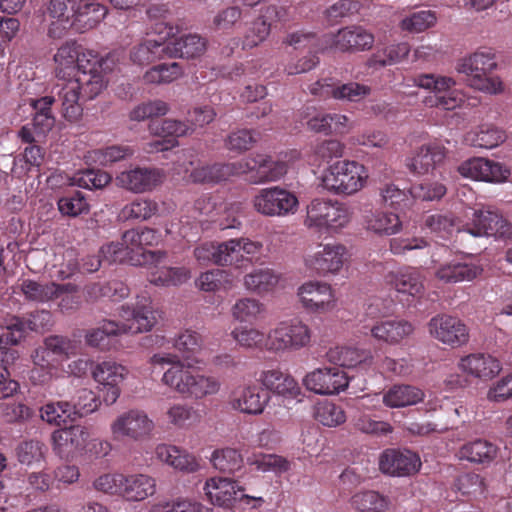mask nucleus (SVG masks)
I'll list each match as a JSON object with an SVG mask.
<instances>
[{
    "mask_svg": "<svg viewBox=\"0 0 512 512\" xmlns=\"http://www.w3.org/2000/svg\"><path fill=\"white\" fill-rule=\"evenodd\" d=\"M157 482L144 473L124 474L122 499L127 502H141L156 493Z\"/></svg>",
    "mask_w": 512,
    "mask_h": 512,
    "instance_id": "nucleus-33",
    "label": "nucleus"
},
{
    "mask_svg": "<svg viewBox=\"0 0 512 512\" xmlns=\"http://www.w3.org/2000/svg\"><path fill=\"white\" fill-rule=\"evenodd\" d=\"M107 14V8L99 3L85 2L78 6L76 28L88 30L100 23Z\"/></svg>",
    "mask_w": 512,
    "mask_h": 512,
    "instance_id": "nucleus-56",
    "label": "nucleus"
},
{
    "mask_svg": "<svg viewBox=\"0 0 512 512\" xmlns=\"http://www.w3.org/2000/svg\"><path fill=\"white\" fill-rule=\"evenodd\" d=\"M437 22L435 12L420 10L405 16L400 22V28L409 33H421L433 27Z\"/></svg>",
    "mask_w": 512,
    "mask_h": 512,
    "instance_id": "nucleus-59",
    "label": "nucleus"
},
{
    "mask_svg": "<svg viewBox=\"0 0 512 512\" xmlns=\"http://www.w3.org/2000/svg\"><path fill=\"white\" fill-rule=\"evenodd\" d=\"M51 93L60 102L63 116L67 120L76 121L80 118L83 111L80 100L83 97L80 84L74 77L58 79Z\"/></svg>",
    "mask_w": 512,
    "mask_h": 512,
    "instance_id": "nucleus-26",
    "label": "nucleus"
},
{
    "mask_svg": "<svg viewBox=\"0 0 512 512\" xmlns=\"http://www.w3.org/2000/svg\"><path fill=\"white\" fill-rule=\"evenodd\" d=\"M368 178L365 167L350 160L337 161L323 173L322 186L330 193L350 196L364 188Z\"/></svg>",
    "mask_w": 512,
    "mask_h": 512,
    "instance_id": "nucleus-5",
    "label": "nucleus"
},
{
    "mask_svg": "<svg viewBox=\"0 0 512 512\" xmlns=\"http://www.w3.org/2000/svg\"><path fill=\"white\" fill-rule=\"evenodd\" d=\"M159 461L184 473H194L200 469L198 459L186 450L174 445L160 444L155 450Z\"/></svg>",
    "mask_w": 512,
    "mask_h": 512,
    "instance_id": "nucleus-35",
    "label": "nucleus"
},
{
    "mask_svg": "<svg viewBox=\"0 0 512 512\" xmlns=\"http://www.w3.org/2000/svg\"><path fill=\"white\" fill-rule=\"evenodd\" d=\"M414 83L418 87L433 92V95L425 100L426 105L429 107L453 110L464 102L462 92L454 88L456 82L451 77L423 74L417 76L414 79Z\"/></svg>",
    "mask_w": 512,
    "mask_h": 512,
    "instance_id": "nucleus-9",
    "label": "nucleus"
},
{
    "mask_svg": "<svg viewBox=\"0 0 512 512\" xmlns=\"http://www.w3.org/2000/svg\"><path fill=\"white\" fill-rule=\"evenodd\" d=\"M370 331L376 340L397 345L414 332V326L405 319L392 318L376 322Z\"/></svg>",
    "mask_w": 512,
    "mask_h": 512,
    "instance_id": "nucleus-32",
    "label": "nucleus"
},
{
    "mask_svg": "<svg viewBox=\"0 0 512 512\" xmlns=\"http://www.w3.org/2000/svg\"><path fill=\"white\" fill-rule=\"evenodd\" d=\"M458 170L464 177L485 182L501 183L510 176V170L505 166L485 158L469 159Z\"/></svg>",
    "mask_w": 512,
    "mask_h": 512,
    "instance_id": "nucleus-25",
    "label": "nucleus"
},
{
    "mask_svg": "<svg viewBox=\"0 0 512 512\" xmlns=\"http://www.w3.org/2000/svg\"><path fill=\"white\" fill-rule=\"evenodd\" d=\"M346 253V247L339 243L319 245L317 251L305 256V266L319 275H335L342 269Z\"/></svg>",
    "mask_w": 512,
    "mask_h": 512,
    "instance_id": "nucleus-18",
    "label": "nucleus"
},
{
    "mask_svg": "<svg viewBox=\"0 0 512 512\" xmlns=\"http://www.w3.org/2000/svg\"><path fill=\"white\" fill-rule=\"evenodd\" d=\"M158 210L157 203L145 198H138L125 205L119 212L122 220H147Z\"/></svg>",
    "mask_w": 512,
    "mask_h": 512,
    "instance_id": "nucleus-58",
    "label": "nucleus"
},
{
    "mask_svg": "<svg viewBox=\"0 0 512 512\" xmlns=\"http://www.w3.org/2000/svg\"><path fill=\"white\" fill-rule=\"evenodd\" d=\"M374 42L373 33L362 26L350 25L322 35L319 50L351 53L368 51Z\"/></svg>",
    "mask_w": 512,
    "mask_h": 512,
    "instance_id": "nucleus-10",
    "label": "nucleus"
},
{
    "mask_svg": "<svg viewBox=\"0 0 512 512\" xmlns=\"http://www.w3.org/2000/svg\"><path fill=\"white\" fill-rule=\"evenodd\" d=\"M241 490L236 481L222 477H212L204 486L207 499L212 504L222 507L229 506L233 500L237 499V493Z\"/></svg>",
    "mask_w": 512,
    "mask_h": 512,
    "instance_id": "nucleus-37",
    "label": "nucleus"
},
{
    "mask_svg": "<svg viewBox=\"0 0 512 512\" xmlns=\"http://www.w3.org/2000/svg\"><path fill=\"white\" fill-rule=\"evenodd\" d=\"M483 268L475 263L451 262L440 266L435 276L444 283H458L472 281L479 277Z\"/></svg>",
    "mask_w": 512,
    "mask_h": 512,
    "instance_id": "nucleus-40",
    "label": "nucleus"
},
{
    "mask_svg": "<svg viewBox=\"0 0 512 512\" xmlns=\"http://www.w3.org/2000/svg\"><path fill=\"white\" fill-rule=\"evenodd\" d=\"M120 325L125 334H137L151 331L157 323L156 311L150 297L137 296L134 303H127L119 308Z\"/></svg>",
    "mask_w": 512,
    "mask_h": 512,
    "instance_id": "nucleus-13",
    "label": "nucleus"
},
{
    "mask_svg": "<svg viewBox=\"0 0 512 512\" xmlns=\"http://www.w3.org/2000/svg\"><path fill=\"white\" fill-rule=\"evenodd\" d=\"M166 43V56L170 58H196L204 54L207 48L206 39L197 34H188Z\"/></svg>",
    "mask_w": 512,
    "mask_h": 512,
    "instance_id": "nucleus-36",
    "label": "nucleus"
},
{
    "mask_svg": "<svg viewBox=\"0 0 512 512\" xmlns=\"http://www.w3.org/2000/svg\"><path fill=\"white\" fill-rule=\"evenodd\" d=\"M125 334L124 326L114 320H103L100 325L85 331L84 339L86 345L97 348L101 351L109 349L108 339Z\"/></svg>",
    "mask_w": 512,
    "mask_h": 512,
    "instance_id": "nucleus-42",
    "label": "nucleus"
},
{
    "mask_svg": "<svg viewBox=\"0 0 512 512\" xmlns=\"http://www.w3.org/2000/svg\"><path fill=\"white\" fill-rule=\"evenodd\" d=\"M209 460L213 468L222 473H235L243 466L241 453L233 447L215 449Z\"/></svg>",
    "mask_w": 512,
    "mask_h": 512,
    "instance_id": "nucleus-49",
    "label": "nucleus"
},
{
    "mask_svg": "<svg viewBox=\"0 0 512 512\" xmlns=\"http://www.w3.org/2000/svg\"><path fill=\"white\" fill-rule=\"evenodd\" d=\"M154 429L153 419L141 409L122 412L110 423V431L114 440L143 441L150 438Z\"/></svg>",
    "mask_w": 512,
    "mask_h": 512,
    "instance_id": "nucleus-11",
    "label": "nucleus"
},
{
    "mask_svg": "<svg viewBox=\"0 0 512 512\" xmlns=\"http://www.w3.org/2000/svg\"><path fill=\"white\" fill-rule=\"evenodd\" d=\"M348 384L347 374L339 367L316 368L303 378L305 388L318 395L339 394Z\"/></svg>",
    "mask_w": 512,
    "mask_h": 512,
    "instance_id": "nucleus-14",
    "label": "nucleus"
},
{
    "mask_svg": "<svg viewBox=\"0 0 512 512\" xmlns=\"http://www.w3.org/2000/svg\"><path fill=\"white\" fill-rule=\"evenodd\" d=\"M498 447L487 440L478 439L464 444L460 451V458L473 463L489 464L498 456Z\"/></svg>",
    "mask_w": 512,
    "mask_h": 512,
    "instance_id": "nucleus-45",
    "label": "nucleus"
},
{
    "mask_svg": "<svg viewBox=\"0 0 512 512\" xmlns=\"http://www.w3.org/2000/svg\"><path fill=\"white\" fill-rule=\"evenodd\" d=\"M253 208L264 216L294 214L299 206L296 195L279 186L260 189L252 199Z\"/></svg>",
    "mask_w": 512,
    "mask_h": 512,
    "instance_id": "nucleus-12",
    "label": "nucleus"
},
{
    "mask_svg": "<svg viewBox=\"0 0 512 512\" xmlns=\"http://www.w3.org/2000/svg\"><path fill=\"white\" fill-rule=\"evenodd\" d=\"M379 470L392 477H407L416 474L422 465L418 454L408 449H386L378 460Z\"/></svg>",
    "mask_w": 512,
    "mask_h": 512,
    "instance_id": "nucleus-17",
    "label": "nucleus"
},
{
    "mask_svg": "<svg viewBox=\"0 0 512 512\" xmlns=\"http://www.w3.org/2000/svg\"><path fill=\"white\" fill-rule=\"evenodd\" d=\"M266 313L265 305L255 298L245 297L237 300L231 308L232 317L239 322H254Z\"/></svg>",
    "mask_w": 512,
    "mask_h": 512,
    "instance_id": "nucleus-52",
    "label": "nucleus"
},
{
    "mask_svg": "<svg viewBox=\"0 0 512 512\" xmlns=\"http://www.w3.org/2000/svg\"><path fill=\"white\" fill-rule=\"evenodd\" d=\"M353 215V208L344 202L315 198L306 206L303 224L318 232H339L350 224Z\"/></svg>",
    "mask_w": 512,
    "mask_h": 512,
    "instance_id": "nucleus-2",
    "label": "nucleus"
},
{
    "mask_svg": "<svg viewBox=\"0 0 512 512\" xmlns=\"http://www.w3.org/2000/svg\"><path fill=\"white\" fill-rule=\"evenodd\" d=\"M259 381L267 390L285 399H296L301 395L298 382L280 369L263 370Z\"/></svg>",
    "mask_w": 512,
    "mask_h": 512,
    "instance_id": "nucleus-30",
    "label": "nucleus"
},
{
    "mask_svg": "<svg viewBox=\"0 0 512 512\" xmlns=\"http://www.w3.org/2000/svg\"><path fill=\"white\" fill-rule=\"evenodd\" d=\"M424 392L409 385H396L383 395V402L391 408L415 405L424 399Z\"/></svg>",
    "mask_w": 512,
    "mask_h": 512,
    "instance_id": "nucleus-47",
    "label": "nucleus"
},
{
    "mask_svg": "<svg viewBox=\"0 0 512 512\" xmlns=\"http://www.w3.org/2000/svg\"><path fill=\"white\" fill-rule=\"evenodd\" d=\"M149 363L162 369L169 366L162 375L161 383L185 398L201 400L220 391L221 382L216 377L199 373L176 354L156 353L150 357Z\"/></svg>",
    "mask_w": 512,
    "mask_h": 512,
    "instance_id": "nucleus-1",
    "label": "nucleus"
},
{
    "mask_svg": "<svg viewBox=\"0 0 512 512\" xmlns=\"http://www.w3.org/2000/svg\"><path fill=\"white\" fill-rule=\"evenodd\" d=\"M88 438L87 428L81 425L58 429L51 435L52 450L61 459L72 460L85 448Z\"/></svg>",
    "mask_w": 512,
    "mask_h": 512,
    "instance_id": "nucleus-20",
    "label": "nucleus"
},
{
    "mask_svg": "<svg viewBox=\"0 0 512 512\" xmlns=\"http://www.w3.org/2000/svg\"><path fill=\"white\" fill-rule=\"evenodd\" d=\"M81 0H51L49 5V13L51 17L57 21L53 22L48 34L53 38L62 36L63 31L68 27L75 26L77 21L78 6Z\"/></svg>",
    "mask_w": 512,
    "mask_h": 512,
    "instance_id": "nucleus-29",
    "label": "nucleus"
},
{
    "mask_svg": "<svg viewBox=\"0 0 512 512\" xmlns=\"http://www.w3.org/2000/svg\"><path fill=\"white\" fill-rule=\"evenodd\" d=\"M327 360L341 367L352 368L371 359L368 350L349 346H336L326 353Z\"/></svg>",
    "mask_w": 512,
    "mask_h": 512,
    "instance_id": "nucleus-46",
    "label": "nucleus"
},
{
    "mask_svg": "<svg viewBox=\"0 0 512 512\" xmlns=\"http://www.w3.org/2000/svg\"><path fill=\"white\" fill-rule=\"evenodd\" d=\"M111 181V176L104 171L88 169L79 171L70 179V185L85 189H101Z\"/></svg>",
    "mask_w": 512,
    "mask_h": 512,
    "instance_id": "nucleus-63",
    "label": "nucleus"
},
{
    "mask_svg": "<svg viewBox=\"0 0 512 512\" xmlns=\"http://www.w3.org/2000/svg\"><path fill=\"white\" fill-rule=\"evenodd\" d=\"M70 285H59L55 282H38L32 279H21L14 288V292L22 293L28 301L45 303L58 297L61 291H70Z\"/></svg>",
    "mask_w": 512,
    "mask_h": 512,
    "instance_id": "nucleus-31",
    "label": "nucleus"
},
{
    "mask_svg": "<svg viewBox=\"0 0 512 512\" xmlns=\"http://www.w3.org/2000/svg\"><path fill=\"white\" fill-rule=\"evenodd\" d=\"M47 447L38 440L24 441L17 447V458L22 465L34 466L45 460Z\"/></svg>",
    "mask_w": 512,
    "mask_h": 512,
    "instance_id": "nucleus-60",
    "label": "nucleus"
},
{
    "mask_svg": "<svg viewBox=\"0 0 512 512\" xmlns=\"http://www.w3.org/2000/svg\"><path fill=\"white\" fill-rule=\"evenodd\" d=\"M247 464L262 473L282 474L290 469V462L276 454H253L247 458Z\"/></svg>",
    "mask_w": 512,
    "mask_h": 512,
    "instance_id": "nucleus-51",
    "label": "nucleus"
},
{
    "mask_svg": "<svg viewBox=\"0 0 512 512\" xmlns=\"http://www.w3.org/2000/svg\"><path fill=\"white\" fill-rule=\"evenodd\" d=\"M445 158V148L437 143L422 145L417 152L407 159L406 166L416 175L427 174Z\"/></svg>",
    "mask_w": 512,
    "mask_h": 512,
    "instance_id": "nucleus-34",
    "label": "nucleus"
},
{
    "mask_svg": "<svg viewBox=\"0 0 512 512\" xmlns=\"http://www.w3.org/2000/svg\"><path fill=\"white\" fill-rule=\"evenodd\" d=\"M371 88L357 82L334 83V89L330 90L331 98L341 101L358 102L368 96Z\"/></svg>",
    "mask_w": 512,
    "mask_h": 512,
    "instance_id": "nucleus-62",
    "label": "nucleus"
},
{
    "mask_svg": "<svg viewBox=\"0 0 512 512\" xmlns=\"http://www.w3.org/2000/svg\"><path fill=\"white\" fill-rule=\"evenodd\" d=\"M231 337L236 344L245 350H266V334L253 326H237L231 331Z\"/></svg>",
    "mask_w": 512,
    "mask_h": 512,
    "instance_id": "nucleus-50",
    "label": "nucleus"
},
{
    "mask_svg": "<svg viewBox=\"0 0 512 512\" xmlns=\"http://www.w3.org/2000/svg\"><path fill=\"white\" fill-rule=\"evenodd\" d=\"M232 175H245L251 184H264L281 179L288 171L285 160H273L266 154H253L231 163Z\"/></svg>",
    "mask_w": 512,
    "mask_h": 512,
    "instance_id": "nucleus-7",
    "label": "nucleus"
},
{
    "mask_svg": "<svg viewBox=\"0 0 512 512\" xmlns=\"http://www.w3.org/2000/svg\"><path fill=\"white\" fill-rule=\"evenodd\" d=\"M149 131L152 135L157 137L175 139V137H180L191 133L193 128L181 121L174 119H163L151 121L149 124Z\"/></svg>",
    "mask_w": 512,
    "mask_h": 512,
    "instance_id": "nucleus-57",
    "label": "nucleus"
},
{
    "mask_svg": "<svg viewBox=\"0 0 512 512\" xmlns=\"http://www.w3.org/2000/svg\"><path fill=\"white\" fill-rule=\"evenodd\" d=\"M112 56L98 59L94 57L90 64L75 73L74 78L80 84L83 99H93L106 87L107 80L104 74L113 69Z\"/></svg>",
    "mask_w": 512,
    "mask_h": 512,
    "instance_id": "nucleus-16",
    "label": "nucleus"
},
{
    "mask_svg": "<svg viewBox=\"0 0 512 512\" xmlns=\"http://www.w3.org/2000/svg\"><path fill=\"white\" fill-rule=\"evenodd\" d=\"M183 75V69L177 62L160 64L150 68L144 74V80L151 84L171 83Z\"/></svg>",
    "mask_w": 512,
    "mask_h": 512,
    "instance_id": "nucleus-61",
    "label": "nucleus"
},
{
    "mask_svg": "<svg viewBox=\"0 0 512 512\" xmlns=\"http://www.w3.org/2000/svg\"><path fill=\"white\" fill-rule=\"evenodd\" d=\"M422 274L415 268H404L396 272H390L386 281L398 293L407 294L412 297L421 295L424 290Z\"/></svg>",
    "mask_w": 512,
    "mask_h": 512,
    "instance_id": "nucleus-39",
    "label": "nucleus"
},
{
    "mask_svg": "<svg viewBox=\"0 0 512 512\" xmlns=\"http://www.w3.org/2000/svg\"><path fill=\"white\" fill-rule=\"evenodd\" d=\"M281 275L271 268H257L246 274L244 287L257 295L263 296L272 292L279 284Z\"/></svg>",
    "mask_w": 512,
    "mask_h": 512,
    "instance_id": "nucleus-41",
    "label": "nucleus"
},
{
    "mask_svg": "<svg viewBox=\"0 0 512 512\" xmlns=\"http://www.w3.org/2000/svg\"><path fill=\"white\" fill-rule=\"evenodd\" d=\"M123 476L121 472L100 473L93 478L91 487L97 493L122 498Z\"/></svg>",
    "mask_w": 512,
    "mask_h": 512,
    "instance_id": "nucleus-55",
    "label": "nucleus"
},
{
    "mask_svg": "<svg viewBox=\"0 0 512 512\" xmlns=\"http://www.w3.org/2000/svg\"><path fill=\"white\" fill-rule=\"evenodd\" d=\"M208 510L200 502L182 497L172 501H159L151 507V512H207Z\"/></svg>",
    "mask_w": 512,
    "mask_h": 512,
    "instance_id": "nucleus-64",
    "label": "nucleus"
},
{
    "mask_svg": "<svg viewBox=\"0 0 512 512\" xmlns=\"http://www.w3.org/2000/svg\"><path fill=\"white\" fill-rule=\"evenodd\" d=\"M128 376V369L112 360L97 363L92 369L93 379L102 386L103 400L114 404L121 394L120 385Z\"/></svg>",
    "mask_w": 512,
    "mask_h": 512,
    "instance_id": "nucleus-15",
    "label": "nucleus"
},
{
    "mask_svg": "<svg viewBox=\"0 0 512 512\" xmlns=\"http://www.w3.org/2000/svg\"><path fill=\"white\" fill-rule=\"evenodd\" d=\"M496 66L495 54L489 49H481L460 59L456 70L466 76V81L472 88L497 94L503 91V83L498 77L489 76Z\"/></svg>",
    "mask_w": 512,
    "mask_h": 512,
    "instance_id": "nucleus-3",
    "label": "nucleus"
},
{
    "mask_svg": "<svg viewBox=\"0 0 512 512\" xmlns=\"http://www.w3.org/2000/svg\"><path fill=\"white\" fill-rule=\"evenodd\" d=\"M464 140L468 145L474 147L492 149L506 140V133L493 125L483 124L475 130L467 132Z\"/></svg>",
    "mask_w": 512,
    "mask_h": 512,
    "instance_id": "nucleus-43",
    "label": "nucleus"
},
{
    "mask_svg": "<svg viewBox=\"0 0 512 512\" xmlns=\"http://www.w3.org/2000/svg\"><path fill=\"white\" fill-rule=\"evenodd\" d=\"M162 175L159 170L135 167L118 174L115 184L134 193H143L155 188L161 182Z\"/></svg>",
    "mask_w": 512,
    "mask_h": 512,
    "instance_id": "nucleus-27",
    "label": "nucleus"
},
{
    "mask_svg": "<svg viewBox=\"0 0 512 512\" xmlns=\"http://www.w3.org/2000/svg\"><path fill=\"white\" fill-rule=\"evenodd\" d=\"M96 55L92 52H82L76 42L67 41L62 44L54 55L55 73L58 79L72 78L75 73L90 64Z\"/></svg>",
    "mask_w": 512,
    "mask_h": 512,
    "instance_id": "nucleus-19",
    "label": "nucleus"
},
{
    "mask_svg": "<svg viewBox=\"0 0 512 512\" xmlns=\"http://www.w3.org/2000/svg\"><path fill=\"white\" fill-rule=\"evenodd\" d=\"M366 228L377 234L392 235L400 231L399 216L388 212H374L366 217Z\"/></svg>",
    "mask_w": 512,
    "mask_h": 512,
    "instance_id": "nucleus-54",
    "label": "nucleus"
},
{
    "mask_svg": "<svg viewBox=\"0 0 512 512\" xmlns=\"http://www.w3.org/2000/svg\"><path fill=\"white\" fill-rule=\"evenodd\" d=\"M297 295L303 307L311 312L331 311L337 302L331 286L324 282H306L298 288Z\"/></svg>",
    "mask_w": 512,
    "mask_h": 512,
    "instance_id": "nucleus-21",
    "label": "nucleus"
},
{
    "mask_svg": "<svg viewBox=\"0 0 512 512\" xmlns=\"http://www.w3.org/2000/svg\"><path fill=\"white\" fill-rule=\"evenodd\" d=\"M166 418L172 426L185 429L198 424L201 417L199 412L191 405L175 403L168 407Z\"/></svg>",
    "mask_w": 512,
    "mask_h": 512,
    "instance_id": "nucleus-53",
    "label": "nucleus"
},
{
    "mask_svg": "<svg viewBox=\"0 0 512 512\" xmlns=\"http://www.w3.org/2000/svg\"><path fill=\"white\" fill-rule=\"evenodd\" d=\"M270 401V395L256 385L239 387L230 396V407L247 415H260Z\"/></svg>",
    "mask_w": 512,
    "mask_h": 512,
    "instance_id": "nucleus-24",
    "label": "nucleus"
},
{
    "mask_svg": "<svg viewBox=\"0 0 512 512\" xmlns=\"http://www.w3.org/2000/svg\"><path fill=\"white\" fill-rule=\"evenodd\" d=\"M458 367L462 373L482 381L493 379L502 370L501 362L486 353L469 354L460 359Z\"/></svg>",
    "mask_w": 512,
    "mask_h": 512,
    "instance_id": "nucleus-28",
    "label": "nucleus"
},
{
    "mask_svg": "<svg viewBox=\"0 0 512 512\" xmlns=\"http://www.w3.org/2000/svg\"><path fill=\"white\" fill-rule=\"evenodd\" d=\"M164 56H166V43L162 39H145L134 46L130 52L131 61L140 66L147 65Z\"/></svg>",
    "mask_w": 512,
    "mask_h": 512,
    "instance_id": "nucleus-48",
    "label": "nucleus"
},
{
    "mask_svg": "<svg viewBox=\"0 0 512 512\" xmlns=\"http://www.w3.org/2000/svg\"><path fill=\"white\" fill-rule=\"evenodd\" d=\"M311 336V329L302 320H282L266 334V351L275 354L299 351L310 345Z\"/></svg>",
    "mask_w": 512,
    "mask_h": 512,
    "instance_id": "nucleus-6",
    "label": "nucleus"
},
{
    "mask_svg": "<svg viewBox=\"0 0 512 512\" xmlns=\"http://www.w3.org/2000/svg\"><path fill=\"white\" fill-rule=\"evenodd\" d=\"M51 326L52 315L47 310L35 311L26 318L12 317L8 319V328L16 331L11 342H19L27 331L42 332Z\"/></svg>",
    "mask_w": 512,
    "mask_h": 512,
    "instance_id": "nucleus-38",
    "label": "nucleus"
},
{
    "mask_svg": "<svg viewBox=\"0 0 512 512\" xmlns=\"http://www.w3.org/2000/svg\"><path fill=\"white\" fill-rule=\"evenodd\" d=\"M217 265H235L239 266L244 261L261 254L262 244L252 241L248 238L231 239L218 243Z\"/></svg>",
    "mask_w": 512,
    "mask_h": 512,
    "instance_id": "nucleus-23",
    "label": "nucleus"
},
{
    "mask_svg": "<svg viewBox=\"0 0 512 512\" xmlns=\"http://www.w3.org/2000/svg\"><path fill=\"white\" fill-rule=\"evenodd\" d=\"M165 259L166 254L162 251L143 252L131 258V265L149 266V282L156 286H176L190 278L187 268L166 266Z\"/></svg>",
    "mask_w": 512,
    "mask_h": 512,
    "instance_id": "nucleus-8",
    "label": "nucleus"
},
{
    "mask_svg": "<svg viewBox=\"0 0 512 512\" xmlns=\"http://www.w3.org/2000/svg\"><path fill=\"white\" fill-rule=\"evenodd\" d=\"M350 505L360 512H386L391 500L375 490H360L351 496Z\"/></svg>",
    "mask_w": 512,
    "mask_h": 512,
    "instance_id": "nucleus-44",
    "label": "nucleus"
},
{
    "mask_svg": "<svg viewBox=\"0 0 512 512\" xmlns=\"http://www.w3.org/2000/svg\"><path fill=\"white\" fill-rule=\"evenodd\" d=\"M80 343L63 335H50L43 340V345L37 347L31 354L33 364L45 369L44 374L39 369L31 371V379L37 383H45L51 378V371L55 366L51 364V357L55 356L61 360H67L77 355Z\"/></svg>",
    "mask_w": 512,
    "mask_h": 512,
    "instance_id": "nucleus-4",
    "label": "nucleus"
},
{
    "mask_svg": "<svg viewBox=\"0 0 512 512\" xmlns=\"http://www.w3.org/2000/svg\"><path fill=\"white\" fill-rule=\"evenodd\" d=\"M428 330L433 338L452 347L465 344L469 338L466 325L449 315L433 317L428 323Z\"/></svg>",
    "mask_w": 512,
    "mask_h": 512,
    "instance_id": "nucleus-22",
    "label": "nucleus"
}]
</instances>
